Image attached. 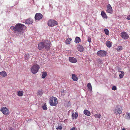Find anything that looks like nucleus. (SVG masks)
I'll use <instances>...</instances> for the list:
<instances>
[{
  "mask_svg": "<svg viewBox=\"0 0 130 130\" xmlns=\"http://www.w3.org/2000/svg\"><path fill=\"white\" fill-rule=\"evenodd\" d=\"M0 73H1V72H0Z\"/></svg>",
  "mask_w": 130,
  "mask_h": 130,
  "instance_id": "44",
  "label": "nucleus"
},
{
  "mask_svg": "<svg viewBox=\"0 0 130 130\" xmlns=\"http://www.w3.org/2000/svg\"><path fill=\"white\" fill-rule=\"evenodd\" d=\"M49 102L51 106H55L58 103L57 99L55 97L52 96L50 98Z\"/></svg>",
  "mask_w": 130,
  "mask_h": 130,
  "instance_id": "3",
  "label": "nucleus"
},
{
  "mask_svg": "<svg viewBox=\"0 0 130 130\" xmlns=\"http://www.w3.org/2000/svg\"><path fill=\"white\" fill-rule=\"evenodd\" d=\"M88 41L89 42H91V38L90 37H88Z\"/></svg>",
  "mask_w": 130,
  "mask_h": 130,
  "instance_id": "38",
  "label": "nucleus"
},
{
  "mask_svg": "<svg viewBox=\"0 0 130 130\" xmlns=\"http://www.w3.org/2000/svg\"><path fill=\"white\" fill-rule=\"evenodd\" d=\"M119 72H120L121 74H120L119 75V77L121 78H122L124 75V73L123 71H119Z\"/></svg>",
  "mask_w": 130,
  "mask_h": 130,
  "instance_id": "26",
  "label": "nucleus"
},
{
  "mask_svg": "<svg viewBox=\"0 0 130 130\" xmlns=\"http://www.w3.org/2000/svg\"><path fill=\"white\" fill-rule=\"evenodd\" d=\"M101 15L102 16V17L103 18H107V16L106 14L103 11H101Z\"/></svg>",
  "mask_w": 130,
  "mask_h": 130,
  "instance_id": "18",
  "label": "nucleus"
},
{
  "mask_svg": "<svg viewBox=\"0 0 130 130\" xmlns=\"http://www.w3.org/2000/svg\"><path fill=\"white\" fill-rule=\"evenodd\" d=\"M57 24L58 23L57 22L52 19L49 20L47 22V25L50 27H53Z\"/></svg>",
  "mask_w": 130,
  "mask_h": 130,
  "instance_id": "5",
  "label": "nucleus"
},
{
  "mask_svg": "<svg viewBox=\"0 0 130 130\" xmlns=\"http://www.w3.org/2000/svg\"><path fill=\"white\" fill-rule=\"evenodd\" d=\"M94 116L95 118H99L101 116V115L99 113H97L94 114Z\"/></svg>",
  "mask_w": 130,
  "mask_h": 130,
  "instance_id": "30",
  "label": "nucleus"
},
{
  "mask_svg": "<svg viewBox=\"0 0 130 130\" xmlns=\"http://www.w3.org/2000/svg\"><path fill=\"white\" fill-rule=\"evenodd\" d=\"M87 86L88 90L91 92L92 91V88L91 85V84L89 83L87 84Z\"/></svg>",
  "mask_w": 130,
  "mask_h": 130,
  "instance_id": "23",
  "label": "nucleus"
},
{
  "mask_svg": "<svg viewBox=\"0 0 130 130\" xmlns=\"http://www.w3.org/2000/svg\"><path fill=\"white\" fill-rule=\"evenodd\" d=\"M123 49L122 46H120L118 47L117 48V51L118 52H119L122 50Z\"/></svg>",
  "mask_w": 130,
  "mask_h": 130,
  "instance_id": "29",
  "label": "nucleus"
},
{
  "mask_svg": "<svg viewBox=\"0 0 130 130\" xmlns=\"http://www.w3.org/2000/svg\"><path fill=\"white\" fill-rule=\"evenodd\" d=\"M25 23L27 24H31L32 23V21L31 19H29L25 21Z\"/></svg>",
  "mask_w": 130,
  "mask_h": 130,
  "instance_id": "15",
  "label": "nucleus"
},
{
  "mask_svg": "<svg viewBox=\"0 0 130 130\" xmlns=\"http://www.w3.org/2000/svg\"><path fill=\"white\" fill-rule=\"evenodd\" d=\"M107 12L110 13H111L112 12V9L111 7L110 4H108L107 6Z\"/></svg>",
  "mask_w": 130,
  "mask_h": 130,
  "instance_id": "11",
  "label": "nucleus"
},
{
  "mask_svg": "<svg viewBox=\"0 0 130 130\" xmlns=\"http://www.w3.org/2000/svg\"><path fill=\"white\" fill-rule=\"evenodd\" d=\"M112 89L113 90H117V88L115 86H114L112 88Z\"/></svg>",
  "mask_w": 130,
  "mask_h": 130,
  "instance_id": "36",
  "label": "nucleus"
},
{
  "mask_svg": "<svg viewBox=\"0 0 130 130\" xmlns=\"http://www.w3.org/2000/svg\"><path fill=\"white\" fill-rule=\"evenodd\" d=\"M107 53L106 51L104 50H100L98 51L97 53L98 56L100 57L105 56Z\"/></svg>",
  "mask_w": 130,
  "mask_h": 130,
  "instance_id": "6",
  "label": "nucleus"
},
{
  "mask_svg": "<svg viewBox=\"0 0 130 130\" xmlns=\"http://www.w3.org/2000/svg\"><path fill=\"white\" fill-rule=\"evenodd\" d=\"M84 48L82 46V52L83 51H84Z\"/></svg>",
  "mask_w": 130,
  "mask_h": 130,
  "instance_id": "41",
  "label": "nucleus"
},
{
  "mask_svg": "<svg viewBox=\"0 0 130 130\" xmlns=\"http://www.w3.org/2000/svg\"><path fill=\"white\" fill-rule=\"evenodd\" d=\"M25 25L20 23L16 24L14 26H11L10 29L13 30L14 33L17 36H20L23 35V28Z\"/></svg>",
  "mask_w": 130,
  "mask_h": 130,
  "instance_id": "1",
  "label": "nucleus"
},
{
  "mask_svg": "<svg viewBox=\"0 0 130 130\" xmlns=\"http://www.w3.org/2000/svg\"><path fill=\"white\" fill-rule=\"evenodd\" d=\"M0 130H1V129L0 128Z\"/></svg>",
  "mask_w": 130,
  "mask_h": 130,
  "instance_id": "43",
  "label": "nucleus"
},
{
  "mask_svg": "<svg viewBox=\"0 0 130 130\" xmlns=\"http://www.w3.org/2000/svg\"><path fill=\"white\" fill-rule=\"evenodd\" d=\"M25 59L28 60L30 58L31 55L30 54L27 53L25 54Z\"/></svg>",
  "mask_w": 130,
  "mask_h": 130,
  "instance_id": "19",
  "label": "nucleus"
},
{
  "mask_svg": "<svg viewBox=\"0 0 130 130\" xmlns=\"http://www.w3.org/2000/svg\"><path fill=\"white\" fill-rule=\"evenodd\" d=\"M98 62L100 64H101L102 63V61L101 59H99L98 60Z\"/></svg>",
  "mask_w": 130,
  "mask_h": 130,
  "instance_id": "35",
  "label": "nucleus"
},
{
  "mask_svg": "<svg viewBox=\"0 0 130 130\" xmlns=\"http://www.w3.org/2000/svg\"><path fill=\"white\" fill-rule=\"evenodd\" d=\"M43 93L42 90L40 89L38 90L37 94L38 96H42Z\"/></svg>",
  "mask_w": 130,
  "mask_h": 130,
  "instance_id": "13",
  "label": "nucleus"
},
{
  "mask_svg": "<svg viewBox=\"0 0 130 130\" xmlns=\"http://www.w3.org/2000/svg\"><path fill=\"white\" fill-rule=\"evenodd\" d=\"M106 44L107 46L108 47H111V43L109 40H107L106 42Z\"/></svg>",
  "mask_w": 130,
  "mask_h": 130,
  "instance_id": "17",
  "label": "nucleus"
},
{
  "mask_svg": "<svg viewBox=\"0 0 130 130\" xmlns=\"http://www.w3.org/2000/svg\"><path fill=\"white\" fill-rule=\"evenodd\" d=\"M78 113L76 112L75 113L73 112L72 114V119H76L78 117Z\"/></svg>",
  "mask_w": 130,
  "mask_h": 130,
  "instance_id": "16",
  "label": "nucleus"
},
{
  "mask_svg": "<svg viewBox=\"0 0 130 130\" xmlns=\"http://www.w3.org/2000/svg\"><path fill=\"white\" fill-rule=\"evenodd\" d=\"M121 36L125 40L129 38L128 34L125 32H123L121 33Z\"/></svg>",
  "mask_w": 130,
  "mask_h": 130,
  "instance_id": "10",
  "label": "nucleus"
},
{
  "mask_svg": "<svg viewBox=\"0 0 130 130\" xmlns=\"http://www.w3.org/2000/svg\"><path fill=\"white\" fill-rule=\"evenodd\" d=\"M71 40L72 39L71 38H68L66 39L65 42L66 44H70Z\"/></svg>",
  "mask_w": 130,
  "mask_h": 130,
  "instance_id": "27",
  "label": "nucleus"
},
{
  "mask_svg": "<svg viewBox=\"0 0 130 130\" xmlns=\"http://www.w3.org/2000/svg\"><path fill=\"white\" fill-rule=\"evenodd\" d=\"M43 109L44 110H46L47 109V108L46 106L44 105L42 107Z\"/></svg>",
  "mask_w": 130,
  "mask_h": 130,
  "instance_id": "34",
  "label": "nucleus"
},
{
  "mask_svg": "<svg viewBox=\"0 0 130 130\" xmlns=\"http://www.w3.org/2000/svg\"><path fill=\"white\" fill-rule=\"evenodd\" d=\"M40 67L38 64H34L31 68V71L33 74H35L37 73Z\"/></svg>",
  "mask_w": 130,
  "mask_h": 130,
  "instance_id": "4",
  "label": "nucleus"
},
{
  "mask_svg": "<svg viewBox=\"0 0 130 130\" xmlns=\"http://www.w3.org/2000/svg\"><path fill=\"white\" fill-rule=\"evenodd\" d=\"M122 108L120 106H118L114 110L115 114L118 115L122 113Z\"/></svg>",
  "mask_w": 130,
  "mask_h": 130,
  "instance_id": "7",
  "label": "nucleus"
},
{
  "mask_svg": "<svg viewBox=\"0 0 130 130\" xmlns=\"http://www.w3.org/2000/svg\"><path fill=\"white\" fill-rule=\"evenodd\" d=\"M24 92L22 91H18L17 95L18 96H22L23 95Z\"/></svg>",
  "mask_w": 130,
  "mask_h": 130,
  "instance_id": "20",
  "label": "nucleus"
},
{
  "mask_svg": "<svg viewBox=\"0 0 130 130\" xmlns=\"http://www.w3.org/2000/svg\"><path fill=\"white\" fill-rule=\"evenodd\" d=\"M43 15L40 13H37L36 14L35 18L36 20H39L42 18Z\"/></svg>",
  "mask_w": 130,
  "mask_h": 130,
  "instance_id": "9",
  "label": "nucleus"
},
{
  "mask_svg": "<svg viewBox=\"0 0 130 130\" xmlns=\"http://www.w3.org/2000/svg\"><path fill=\"white\" fill-rule=\"evenodd\" d=\"M122 130H126L125 128H123Z\"/></svg>",
  "mask_w": 130,
  "mask_h": 130,
  "instance_id": "42",
  "label": "nucleus"
},
{
  "mask_svg": "<svg viewBox=\"0 0 130 130\" xmlns=\"http://www.w3.org/2000/svg\"><path fill=\"white\" fill-rule=\"evenodd\" d=\"M1 75L3 77H4L7 76V74L6 72L5 71H3L2 72H1L0 75Z\"/></svg>",
  "mask_w": 130,
  "mask_h": 130,
  "instance_id": "22",
  "label": "nucleus"
},
{
  "mask_svg": "<svg viewBox=\"0 0 130 130\" xmlns=\"http://www.w3.org/2000/svg\"><path fill=\"white\" fill-rule=\"evenodd\" d=\"M104 31L105 34L107 35H108L109 34V31L106 28H105L104 30Z\"/></svg>",
  "mask_w": 130,
  "mask_h": 130,
  "instance_id": "31",
  "label": "nucleus"
},
{
  "mask_svg": "<svg viewBox=\"0 0 130 130\" xmlns=\"http://www.w3.org/2000/svg\"><path fill=\"white\" fill-rule=\"evenodd\" d=\"M51 44L50 41L48 40H46L44 42H41L38 43V48L39 50H41L45 47L47 50H49L50 48Z\"/></svg>",
  "mask_w": 130,
  "mask_h": 130,
  "instance_id": "2",
  "label": "nucleus"
},
{
  "mask_svg": "<svg viewBox=\"0 0 130 130\" xmlns=\"http://www.w3.org/2000/svg\"><path fill=\"white\" fill-rule=\"evenodd\" d=\"M84 114L86 115L89 116L91 115V113L90 112L87 110H85L84 111Z\"/></svg>",
  "mask_w": 130,
  "mask_h": 130,
  "instance_id": "14",
  "label": "nucleus"
},
{
  "mask_svg": "<svg viewBox=\"0 0 130 130\" xmlns=\"http://www.w3.org/2000/svg\"><path fill=\"white\" fill-rule=\"evenodd\" d=\"M81 41V39L80 38L78 37H76L75 40V42L76 43H79Z\"/></svg>",
  "mask_w": 130,
  "mask_h": 130,
  "instance_id": "21",
  "label": "nucleus"
},
{
  "mask_svg": "<svg viewBox=\"0 0 130 130\" xmlns=\"http://www.w3.org/2000/svg\"><path fill=\"white\" fill-rule=\"evenodd\" d=\"M72 78L74 81H77L78 80V78L74 74H73L72 75Z\"/></svg>",
  "mask_w": 130,
  "mask_h": 130,
  "instance_id": "24",
  "label": "nucleus"
},
{
  "mask_svg": "<svg viewBox=\"0 0 130 130\" xmlns=\"http://www.w3.org/2000/svg\"><path fill=\"white\" fill-rule=\"evenodd\" d=\"M75 127H73L71 129V130H75Z\"/></svg>",
  "mask_w": 130,
  "mask_h": 130,
  "instance_id": "40",
  "label": "nucleus"
},
{
  "mask_svg": "<svg viewBox=\"0 0 130 130\" xmlns=\"http://www.w3.org/2000/svg\"><path fill=\"white\" fill-rule=\"evenodd\" d=\"M47 74V73L46 72H42V78H45Z\"/></svg>",
  "mask_w": 130,
  "mask_h": 130,
  "instance_id": "25",
  "label": "nucleus"
},
{
  "mask_svg": "<svg viewBox=\"0 0 130 130\" xmlns=\"http://www.w3.org/2000/svg\"><path fill=\"white\" fill-rule=\"evenodd\" d=\"M65 94V92H64V91L63 90V91L62 92V93L61 94V95L63 96Z\"/></svg>",
  "mask_w": 130,
  "mask_h": 130,
  "instance_id": "37",
  "label": "nucleus"
},
{
  "mask_svg": "<svg viewBox=\"0 0 130 130\" xmlns=\"http://www.w3.org/2000/svg\"><path fill=\"white\" fill-rule=\"evenodd\" d=\"M69 60L70 62L74 63H75L77 62L76 59L73 57H69Z\"/></svg>",
  "mask_w": 130,
  "mask_h": 130,
  "instance_id": "12",
  "label": "nucleus"
},
{
  "mask_svg": "<svg viewBox=\"0 0 130 130\" xmlns=\"http://www.w3.org/2000/svg\"><path fill=\"white\" fill-rule=\"evenodd\" d=\"M126 114L127 118L128 119H130V113H128Z\"/></svg>",
  "mask_w": 130,
  "mask_h": 130,
  "instance_id": "33",
  "label": "nucleus"
},
{
  "mask_svg": "<svg viewBox=\"0 0 130 130\" xmlns=\"http://www.w3.org/2000/svg\"><path fill=\"white\" fill-rule=\"evenodd\" d=\"M126 19L128 20H130V15L128 16L127 17Z\"/></svg>",
  "mask_w": 130,
  "mask_h": 130,
  "instance_id": "39",
  "label": "nucleus"
},
{
  "mask_svg": "<svg viewBox=\"0 0 130 130\" xmlns=\"http://www.w3.org/2000/svg\"><path fill=\"white\" fill-rule=\"evenodd\" d=\"M77 48L78 51L80 52H81V45L79 44L77 46Z\"/></svg>",
  "mask_w": 130,
  "mask_h": 130,
  "instance_id": "28",
  "label": "nucleus"
},
{
  "mask_svg": "<svg viewBox=\"0 0 130 130\" xmlns=\"http://www.w3.org/2000/svg\"><path fill=\"white\" fill-rule=\"evenodd\" d=\"M0 110L3 114L5 115H7L9 114V110L6 107H4L0 109Z\"/></svg>",
  "mask_w": 130,
  "mask_h": 130,
  "instance_id": "8",
  "label": "nucleus"
},
{
  "mask_svg": "<svg viewBox=\"0 0 130 130\" xmlns=\"http://www.w3.org/2000/svg\"><path fill=\"white\" fill-rule=\"evenodd\" d=\"M62 129V126L60 125V126H58L56 128V129L57 130H61Z\"/></svg>",
  "mask_w": 130,
  "mask_h": 130,
  "instance_id": "32",
  "label": "nucleus"
}]
</instances>
